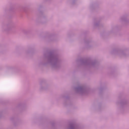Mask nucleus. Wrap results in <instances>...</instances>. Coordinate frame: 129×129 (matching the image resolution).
I'll return each instance as SVG.
<instances>
[{
    "label": "nucleus",
    "instance_id": "f257e3e1",
    "mask_svg": "<svg viewBox=\"0 0 129 129\" xmlns=\"http://www.w3.org/2000/svg\"><path fill=\"white\" fill-rule=\"evenodd\" d=\"M42 64V65L50 64L53 69H58L60 67V59L54 52H49L47 54H44V60Z\"/></svg>",
    "mask_w": 129,
    "mask_h": 129
},
{
    "label": "nucleus",
    "instance_id": "f03ea898",
    "mask_svg": "<svg viewBox=\"0 0 129 129\" xmlns=\"http://www.w3.org/2000/svg\"><path fill=\"white\" fill-rule=\"evenodd\" d=\"M75 90L77 93L80 94L81 95H84L88 93V90L85 87L82 86H79L75 88Z\"/></svg>",
    "mask_w": 129,
    "mask_h": 129
},
{
    "label": "nucleus",
    "instance_id": "7ed1b4c3",
    "mask_svg": "<svg viewBox=\"0 0 129 129\" xmlns=\"http://www.w3.org/2000/svg\"><path fill=\"white\" fill-rule=\"evenodd\" d=\"M82 65H85V66H94V65H96V61H91L90 60H82L81 61Z\"/></svg>",
    "mask_w": 129,
    "mask_h": 129
},
{
    "label": "nucleus",
    "instance_id": "20e7f679",
    "mask_svg": "<svg viewBox=\"0 0 129 129\" xmlns=\"http://www.w3.org/2000/svg\"><path fill=\"white\" fill-rule=\"evenodd\" d=\"M69 129H77V125L75 123H71L70 124Z\"/></svg>",
    "mask_w": 129,
    "mask_h": 129
},
{
    "label": "nucleus",
    "instance_id": "39448f33",
    "mask_svg": "<svg viewBox=\"0 0 129 129\" xmlns=\"http://www.w3.org/2000/svg\"><path fill=\"white\" fill-rule=\"evenodd\" d=\"M5 28H6V31H11V30H12L13 29V28H14V26H13V25L10 24V25H6L5 26Z\"/></svg>",
    "mask_w": 129,
    "mask_h": 129
},
{
    "label": "nucleus",
    "instance_id": "423d86ee",
    "mask_svg": "<svg viewBox=\"0 0 129 129\" xmlns=\"http://www.w3.org/2000/svg\"><path fill=\"white\" fill-rule=\"evenodd\" d=\"M120 21L121 22H126V16H122Z\"/></svg>",
    "mask_w": 129,
    "mask_h": 129
},
{
    "label": "nucleus",
    "instance_id": "0eeeda50",
    "mask_svg": "<svg viewBox=\"0 0 129 129\" xmlns=\"http://www.w3.org/2000/svg\"><path fill=\"white\" fill-rule=\"evenodd\" d=\"M46 89H47L46 86L43 85L40 86V90H46Z\"/></svg>",
    "mask_w": 129,
    "mask_h": 129
},
{
    "label": "nucleus",
    "instance_id": "6e6552de",
    "mask_svg": "<svg viewBox=\"0 0 129 129\" xmlns=\"http://www.w3.org/2000/svg\"><path fill=\"white\" fill-rule=\"evenodd\" d=\"M22 33H23V34H28V30H23L22 31Z\"/></svg>",
    "mask_w": 129,
    "mask_h": 129
},
{
    "label": "nucleus",
    "instance_id": "1a4fd4ad",
    "mask_svg": "<svg viewBox=\"0 0 129 129\" xmlns=\"http://www.w3.org/2000/svg\"><path fill=\"white\" fill-rule=\"evenodd\" d=\"M95 26H97V24H95Z\"/></svg>",
    "mask_w": 129,
    "mask_h": 129
}]
</instances>
